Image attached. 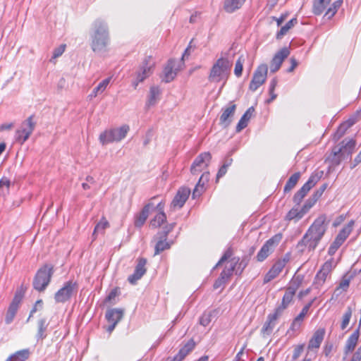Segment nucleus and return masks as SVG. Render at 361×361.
Wrapping results in <instances>:
<instances>
[{
    "label": "nucleus",
    "mask_w": 361,
    "mask_h": 361,
    "mask_svg": "<svg viewBox=\"0 0 361 361\" xmlns=\"http://www.w3.org/2000/svg\"><path fill=\"white\" fill-rule=\"evenodd\" d=\"M329 223V220L325 214L319 216L298 243V248L301 252L304 251V247H307L309 251H313L326 233Z\"/></svg>",
    "instance_id": "f257e3e1"
},
{
    "label": "nucleus",
    "mask_w": 361,
    "mask_h": 361,
    "mask_svg": "<svg viewBox=\"0 0 361 361\" xmlns=\"http://www.w3.org/2000/svg\"><path fill=\"white\" fill-rule=\"evenodd\" d=\"M90 35V46L94 52L102 53L107 50L110 35L107 23L104 20L97 18L92 23Z\"/></svg>",
    "instance_id": "f03ea898"
},
{
    "label": "nucleus",
    "mask_w": 361,
    "mask_h": 361,
    "mask_svg": "<svg viewBox=\"0 0 361 361\" xmlns=\"http://www.w3.org/2000/svg\"><path fill=\"white\" fill-rule=\"evenodd\" d=\"M356 142L354 139H345L338 145L332 148L326 161L330 163V167L338 166L342 161L351 157L355 150Z\"/></svg>",
    "instance_id": "7ed1b4c3"
},
{
    "label": "nucleus",
    "mask_w": 361,
    "mask_h": 361,
    "mask_svg": "<svg viewBox=\"0 0 361 361\" xmlns=\"http://www.w3.org/2000/svg\"><path fill=\"white\" fill-rule=\"evenodd\" d=\"M231 63L227 59L221 57L212 66L208 77L212 82L226 81L230 74Z\"/></svg>",
    "instance_id": "20e7f679"
},
{
    "label": "nucleus",
    "mask_w": 361,
    "mask_h": 361,
    "mask_svg": "<svg viewBox=\"0 0 361 361\" xmlns=\"http://www.w3.org/2000/svg\"><path fill=\"white\" fill-rule=\"evenodd\" d=\"M53 274L54 269L51 265L45 264L41 267L33 279V288L37 291H44L49 284Z\"/></svg>",
    "instance_id": "39448f33"
},
{
    "label": "nucleus",
    "mask_w": 361,
    "mask_h": 361,
    "mask_svg": "<svg viewBox=\"0 0 361 361\" xmlns=\"http://www.w3.org/2000/svg\"><path fill=\"white\" fill-rule=\"evenodd\" d=\"M35 116H30L26 120L22 122L20 128L16 132V140L20 145H23L31 135L34 131L36 122L34 121Z\"/></svg>",
    "instance_id": "423d86ee"
},
{
    "label": "nucleus",
    "mask_w": 361,
    "mask_h": 361,
    "mask_svg": "<svg viewBox=\"0 0 361 361\" xmlns=\"http://www.w3.org/2000/svg\"><path fill=\"white\" fill-rule=\"evenodd\" d=\"M154 66V62L152 56H147L144 59L136 73V78L133 82V85L135 88L137 87L139 82H143L152 74Z\"/></svg>",
    "instance_id": "0eeeda50"
},
{
    "label": "nucleus",
    "mask_w": 361,
    "mask_h": 361,
    "mask_svg": "<svg viewBox=\"0 0 361 361\" xmlns=\"http://www.w3.org/2000/svg\"><path fill=\"white\" fill-rule=\"evenodd\" d=\"M78 290V285L72 281H67L55 294L54 299L57 302H65L68 300Z\"/></svg>",
    "instance_id": "6e6552de"
},
{
    "label": "nucleus",
    "mask_w": 361,
    "mask_h": 361,
    "mask_svg": "<svg viewBox=\"0 0 361 361\" xmlns=\"http://www.w3.org/2000/svg\"><path fill=\"white\" fill-rule=\"evenodd\" d=\"M282 239V234L278 233L269 239L257 255L258 262H263L274 250Z\"/></svg>",
    "instance_id": "1a4fd4ad"
},
{
    "label": "nucleus",
    "mask_w": 361,
    "mask_h": 361,
    "mask_svg": "<svg viewBox=\"0 0 361 361\" xmlns=\"http://www.w3.org/2000/svg\"><path fill=\"white\" fill-rule=\"evenodd\" d=\"M322 175L313 173L310 176L308 180L302 185V187L295 194L293 197V202L296 204H300L302 199L305 197L307 193L310 189L314 187L316 183L319 180Z\"/></svg>",
    "instance_id": "9d476101"
},
{
    "label": "nucleus",
    "mask_w": 361,
    "mask_h": 361,
    "mask_svg": "<svg viewBox=\"0 0 361 361\" xmlns=\"http://www.w3.org/2000/svg\"><path fill=\"white\" fill-rule=\"evenodd\" d=\"M268 68L266 64L260 65L254 73L249 88L251 91H256L266 80Z\"/></svg>",
    "instance_id": "9b49d317"
},
{
    "label": "nucleus",
    "mask_w": 361,
    "mask_h": 361,
    "mask_svg": "<svg viewBox=\"0 0 361 361\" xmlns=\"http://www.w3.org/2000/svg\"><path fill=\"white\" fill-rule=\"evenodd\" d=\"M212 155L209 152H204L198 155L194 160L190 171L192 174H197L204 170L209 164Z\"/></svg>",
    "instance_id": "f8f14e48"
},
{
    "label": "nucleus",
    "mask_w": 361,
    "mask_h": 361,
    "mask_svg": "<svg viewBox=\"0 0 361 361\" xmlns=\"http://www.w3.org/2000/svg\"><path fill=\"white\" fill-rule=\"evenodd\" d=\"M333 270L332 260L326 261L321 267L319 271L317 273L314 285L317 288H320L325 283L327 277L330 275Z\"/></svg>",
    "instance_id": "ddd939ff"
},
{
    "label": "nucleus",
    "mask_w": 361,
    "mask_h": 361,
    "mask_svg": "<svg viewBox=\"0 0 361 361\" xmlns=\"http://www.w3.org/2000/svg\"><path fill=\"white\" fill-rule=\"evenodd\" d=\"M177 63L175 59L169 60L161 75L162 81L169 82L175 78L180 69V66L177 65Z\"/></svg>",
    "instance_id": "4468645a"
},
{
    "label": "nucleus",
    "mask_w": 361,
    "mask_h": 361,
    "mask_svg": "<svg viewBox=\"0 0 361 361\" xmlns=\"http://www.w3.org/2000/svg\"><path fill=\"white\" fill-rule=\"evenodd\" d=\"M22 298L23 294L21 293H16L6 314L5 322L7 324H11L13 321Z\"/></svg>",
    "instance_id": "2eb2a0df"
},
{
    "label": "nucleus",
    "mask_w": 361,
    "mask_h": 361,
    "mask_svg": "<svg viewBox=\"0 0 361 361\" xmlns=\"http://www.w3.org/2000/svg\"><path fill=\"white\" fill-rule=\"evenodd\" d=\"M190 194V190L188 188H180L171 204V209H180L183 207Z\"/></svg>",
    "instance_id": "dca6fc26"
},
{
    "label": "nucleus",
    "mask_w": 361,
    "mask_h": 361,
    "mask_svg": "<svg viewBox=\"0 0 361 361\" xmlns=\"http://www.w3.org/2000/svg\"><path fill=\"white\" fill-rule=\"evenodd\" d=\"M290 54V51L287 47H284L279 51L272 59L270 63V71L271 73L276 72L281 67L283 61Z\"/></svg>",
    "instance_id": "f3484780"
},
{
    "label": "nucleus",
    "mask_w": 361,
    "mask_h": 361,
    "mask_svg": "<svg viewBox=\"0 0 361 361\" xmlns=\"http://www.w3.org/2000/svg\"><path fill=\"white\" fill-rule=\"evenodd\" d=\"M123 316V311L121 309L109 310L106 313V318L110 323L107 328L109 332L113 331L116 324L121 320Z\"/></svg>",
    "instance_id": "a211bd4d"
},
{
    "label": "nucleus",
    "mask_w": 361,
    "mask_h": 361,
    "mask_svg": "<svg viewBox=\"0 0 361 361\" xmlns=\"http://www.w3.org/2000/svg\"><path fill=\"white\" fill-rule=\"evenodd\" d=\"M173 225H171L169 228H167L163 232L158 233L156 236V238L158 239V241L155 245L154 255H158L164 250L170 248V244L166 242V240L167 235L170 231L173 228Z\"/></svg>",
    "instance_id": "6ab92c4d"
},
{
    "label": "nucleus",
    "mask_w": 361,
    "mask_h": 361,
    "mask_svg": "<svg viewBox=\"0 0 361 361\" xmlns=\"http://www.w3.org/2000/svg\"><path fill=\"white\" fill-rule=\"evenodd\" d=\"M146 263L147 260L144 258H140L138 259L134 273L130 275L128 278V281L131 284L136 283V282L140 280L146 273Z\"/></svg>",
    "instance_id": "aec40b11"
},
{
    "label": "nucleus",
    "mask_w": 361,
    "mask_h": 361,
    "mask_svg": "<svg viewBox=\"0 0 361 361\" xmlns=\"http://www.w3.org/2000/svg\"><path fill=\"white\" fill-rule=\"evenodd\" d=\"M325 335V329L324 328H319L313 334L312 338L309 341L307 345L308 352L312 351L314 349H318L320 347L322 342L324 340Z\"/></svg>",
    "instance_id": "412c9836"
},
{
    "label": "nucleus",
    "mask_w": 361,
    "mask_h": 361,
    "mask_svg": "<svg viewBox=\"0 0 361 361\" xmlns=\"http://www.w3.org/2000/svg\"><path fill=\"white\" fill-rule=\"evenodd\" d=\"M236 109V105L234 104H230L229 106L223 109V112L220 116V124L224 127H228L232 121V118L234 116Z\"/></svg>",
    "instance_id": "4be33fe9"
},
{
    "label": "nucleus",
    "mask_w": 361,
    "mask_h": 361,
    "mask_svg": "<svg viewBox=\"0 0 361 361\" xmlns=\"http://www.w3.org/2000/svg\"><path fill=\"white\" fill-rule=\"evenodd\" d=\"M284 268L283 262L277 260L264 276V282L268 283L275 279Z\"/></svg>",
    "instance_id": "5701e85b"
},
{
    "label": "nucleus",
    "mask_w": 361,
    "mask_h": 361,
    "mask_svg": "<svg viewBox=\"0 0 361 361\" xmlns=\"http://www.w3.org/2000/svg\"><path fill=\"white\" fill-rule=\"evenodd\" d=\"M195 343L192 339H190L181 348L178 353L172 359L174 361H183L184 358L194 349Z\"/></svg>",
    "instance_id": "b1692460"
},
{
    "label": "nucleus",
    "mask_w": 361,
    "mask_h": 361,
    "mask_svg": "<svg viewBox=\"0 0 361 361\" xmlns=\"http://www.w3.org/2000/svg\"><path fill=\"white\" fill-rule=\"evenodd\" d=\"M360 336V330L357 328L346 341L344 353L348 355L349 353L354 350Z\"/></svg>",
    "instance_id": "393cba45"
},
{
    "label": "nucleus",
    "mask_w": 361,
    "mask_h": 361,
    "mask_svg": "<svg viewBox=\"0 0 361 361\" xmlns=\"http://www.w3.org/2000/svg\"><path fill=\"white\" fill-rule=\"evenodd\" d=\"M255 112V109L253 106H251L247 109V110L245 112V114L243 115L241 118L240 119L238 123L236 126V131L240 132L243 129L247 127L248 121L252 116L253 114Z\"/></svg>",
    "instance_id": "a878e982"
},
{
    "label": "nucleus",
    "mask_w": 361,
    "mask_h": 361,
    "mask_svg": "<svg viewBox=\"0 0 361 361\" xmlns=\"http://www.w3.org/2000/svg\"><path fill=\"white\" fill-rule=\"evenodd\" d=\"M152 206V203H148L142 209V211L137 214L135 221V226L136 227H141L147 220L150 207Z\"/></svg>",
    "instance_id": "bb28decb"
},
{
    "label": "nucleus",
    "mask_w": 361,
    "mask_h": 361,
    "mask_svg": "<svg viewBox=\"0 0 361 361\" xmlns=\"http://www.w3.org/2000/svg\"><path fill=\"white\" fill-rule=\"evenodd\" d=\"M129 127L128 126H123L118 128L110 130L111 140H114V142L121 140L126 136Z\"/></svg>",
    "instance_id": "cd10ccee"
},
{
    "label": "nucleus",
    "mask_w": 361,
    "mask_h": 361,
    "mask_svg": "<svg viewBox=\"0 0 361 361\" xmlns=\"http://www.w3.org/2000/svg\"><path fill=\"white\" fill-rule=\"evenodd\" d=\"M355 221L353 220H351L348 222V224L345 226L338 233L337 236L336 237V239L339 241L341 244L344 243V241L346 240V238L348 237L350 233H351L353 226H354Z\"/></svg>",
    "instance_id": "c85d7f7f"
},
{
    "label": "nucleus",
    "mask_w": 361,
    "mask_h": 361,
    "mask_svg": "<svg viewBox=\"0 0 361 361\" xmlns=\"http://www.w3.org/2000/svg\"><path fill=\"white\" fill-rule=\"evenodd\" d=\"M304 280V276L302 274H295L290 281L289 286L286 290L295 294L296 290L302 285Z\"/></svg>",
    "instance_id": "c756f323"
},
{
    "label": "nucleus",
    "mask_w": 361,
    "mask_h": 361,
    "mask_svg": "<svg viewBox=\"0 0 361 361\" xmlns=\"http://www.w3.org/2000/svg\"><path fill=\"white\" fill-rule=\"evenodd\" d=\"M239 262V258L233 257L231 260V266L229 268L224 269L220 274V277L224 279V280H228L231 275L233 274L234 270L235 269V267Z\"/></svg>",
    "instance_id": "7c9ffc66"
},
{
    "label": "nucleus",
    "mask_w": 361,
    "mask_h": 361,
    "mask_svg": "<svg viewBox=\"0 0 361 361\" xmlns=\"http://www.w3.org/2000/svg\"><path fill=\"white\" fill-rule=\"evenodd\" d=\"M305 214V213L302 208L298 209V208L293 207L286 214V220H295V221H298L301 219Z\"/></svg>",
    "instance_id": "2f4dec72"
},
{
    "label": "nucleus",
    "mask_w": 361,
    "mask_h": 361,
    "mask_svg": "<svg viewBox=\"0 0 361 361\" xmlns=\"http://www.w3.org/2000/svg\"><path fill=\"white\" fill-rule=\"evenodd\" d=\"M245 0H226L224 8L228 13H232L241 7Z\"/></svg>",
    "instance_id": "473e14b6"
},
{
    "label": "nucleus",
    "mask_w": 361,
    "mask_h": 361,
    "mask_svg": "<svg viewBox=\"0 0 361 361\" xmlns=\"http://www.w3.org/2000/svg\"><path fill=\"white\" fill-rule=\"evenodd\" d=\"M308 310H307V307H303L301 312L294 319L291 324L290 329L292 331H297L300 329L301 324Z\"/></svg>",
    "instance_id": "72a5a7b5"
},
{
    "label": "nucleus",
    "mask_w": 361,
    "mask_h": 361,
    "mask_svg": "<svg viewBox=\"0 0 361 361\" xmlns=\"http://www.w3.org/2000/svg\"><path fill=\"white\" fill-rule=\"evenodd\" d=\"M330 1L331 0H314L313 13L315 15L322 14Z\"/></svg>",
    "instance_id": "f704fd0d"
},
{
    "label": "nucleus",
    "mask_w": 361,
    "mask_h": 361,
    "mask_svg": "<svg viewBox=\"0 0 361 361\" xmlns=\"http://www.w3.org/2000/svg\"><path fill=\"white\" fill-rule=\"evenodd\" d=\"M30 356L28 349H23L17 351L15 354L9 357L6 361H25Z\"/></svg>",
    "instance_id": "c9c22d12"
},
{
    "label": "nucleus",
    "mask_w": 361,
    "mask_h": 361,
    "mask_svg": "<svg viewBox=\"0 0 361 361\" xmlns=\"http://www.w3.org/2000/svg\"><path fill=\"white\" fill-rule=\"evenodd\" d=\"M355 123V119L350 118L346 122L341 124L334 135L335 139H336V140L340 139L345 134V130L348 128L351 127Z\"/></svg>",
    "instance_id": "e433bc0d"
},
{
    "label": "nucleus",
    "mask_w": 361,
    "mask_h": 361,
    "mask_svg": "<svg viewBox=\"0 0 361 361\" xmlns=\"http://www.w3.org/2000/svg\"><path fill=\"white\" fill-rule=\"evenodd\" d=\"M160 94V90L157 86H152L150 88L147 104L149 106L154 105L157 100L159 99V96Z\"/></svg>",
    "instance_id": "4c0bfd02"
},
{
    "label": "nucleus",
    "mask_w": 361,
    "mask_h": 361,
    "mask_svg": "<svg viewBox=\"0 0 361 361\" xmlns=\"http://www.w3.org/2000/svg\"><path fill=\"white\" fill-rule=\"evenodd\" d=\"M300 177V173L297 172L293 174L286 183L284 187V192H287L290 191L297 184Z\"/></svg>",
    "instance_id": "58836bf2"
},
{
    "label": "nucleus",
    "mask_w": 361,
    "mask_h": 361,
    "mask_svg": "<svg viewBox=\"0 0 361 361\" xmlns=\"http://www.w3.org/2000/svg\"><path fill=\"white\" fill-rule=\"evenodd\" d=\"M109 226V224L105 217H102L99 222L96 225L92 236L95 239L98 233H103L104 230Z\"/></svg>",
    "instance_id": "ea45409f"
},
{
    "label": "nucleus",
    "mask_w": 361,
    "mask_h": 361,
    "mask_svg": "<svg viewBox=\"0 0 361 361\" xmlns=\"http://www.w3.org/2000/svg\"><path fill=\"white\" fill-rule=\"evenodd\" d=\"M232 163H233V159L231 158L229 156H227L224 159V164L219 169V170L217 173V175H216L217 180L226 173L228 168L232 164Z\"/></svg>",
    "instance_id": "a19ab883"
},
{
    "label": "nucleus",
    "mask_w": 361,
    "mask_h": 361,
    "mask_svg": "<svg viewBox=\"0 0 361 361\" xmlns=\"http://www.w3.org/2000/svg\"><path fill=\"white\" fill-rule=\"evenodd\" d=\"M297 23L296 18H292L288 22L286 23L285 25L282 26L281 30L278 32L276 37L277 39H281L283 35H285L288 31L293 27Z\"/></svg>",
    "instance_id": "79ce46f5"
},
{
    "label": "nucleus",
    "mask_w": 361,
    "mask_h": 361,
    "mask_svg": "<svg viewBox=\"0 0 361 361\" xmlns=\"http://www.w3.org/2000/svg\"><path fill=\"white\" fill-rule=\"evenodd\" d=\"M166 221V216L164 212H159L150 221V226L153 228H157Z\"/></svg>",
    "instance_id": "37998d69"
},
{
    "label": "nucleus",
    "mask_w": 361,
    "mask_h": 361,
    "mask_svg": "<svg viewBox=\"0 0 361 361\" xmlns=\"http://www.w3.org/2000/svg\"><path fill=\"white\" fill-rule=\"evenodd\" d=\"M47 321L45 319H41L38 321V331L36 335L37 338L43 339L46 337L45 331L47 328Z\"/></svg>",
    "instance_id": "c03bdc74"
},
{
    "label": "nucleus",
    "mask_w": 361,
    "mask_h": 361,
    "mask_svg": "<svg viewBox=\"0 0 361 361\" xmlns=\"http://www.w3.org/2000/svg\"><path fill=\"white\" fill-rule=\"evenodd\" d=\"M353 314V310L350 307H348L345 313L343 315L342 321L341 324V330H344L347 328L349 324Z\"/></svg>",
    "instance_id": "a18cd8bd"
},
{
    "label": "nucleus",
    "mask_w": 361,
    "mask_h": 361,
    "mask_svg": "<svg viewBox=\"0 0 361 361\" xmlns=\"http://www.w3.org/2000/svg\"><path fill=\"white\" fill-rule=\"evenodd\" d=\"M276 319H272L271 316L269 314L268 319L264 324L262 331L264 334H270L276 325Z\"/></svg>",
    "instance_id": "49530a36"
},
{
    "label": "nucleus",
    "mask_w": 361,
    "mask_h": 361,
    "mask_svg": "<svg viewBox=\"0 0 361 361\" xmlns=\"http://www.w3.org/2000/svg\"><path fill=\"white\" fill-rule=\"evenodd\" d=\"M245 61V56L241 54L236 61L234 68V73L237 77L241 76Z\"/></svg>",
    "instance_id": "de8ad7c7"
},
{
    "label": "nucleus",
    "mask_w": 361,
    "mask_h": 361,
    "mask_svg": "<svg viewBox=\"0 0 361 361\" xmlns=\"http://www.w3.org/2000/svg\"><path fill=\"white\" fill-rule=\"evenodd\" d=\"M342 4L343 0H337L334 1L333 4L327 10L326 13H325V16H328L329 18L333 17L337 12L338 9L341 6Z\"/></svg>",
    "instance_id": "09e8293b"
},
{
    "label": "nucleus",
    "mask_w": 361,
    "mask_h": 361,
    "mask_svg": "<svg viewBox=\"0 0 361 361\" xmlns=\"http://www.w3.org/2000/svg\"><path fill=\"white\" fill-rule=\"evenodd\" d=\"M213 312H205L200 319V324L204 326H207L212 322Z\"/></svg>",
    "instance_id": "8fccbe9b"
},
{
    "label": "nucleus",
    "mask_w": 361,
    "mask_h": 361,
    "mask_svg": "<svg viewBox=\"0 0 361 361\" xmlns=\"http://www.w3.org/2000/svg\"><path fill=\"white\" fill-rule=\"evenodd\" d=\"M111 131H104V133H101L99 135V140L101 143L104 145H106L108 143L114 142V140H111Z\"/></svg>",
    "instance_id": "3c124183"
},
{
    "label": "nucleus",
    "mask_w": 361,
    "mask_h": 361,
    "mask_svg": "<svg viewBox=\"0 0 361 361\" xmlns=\"http://www.w3.org/2000/svg\"><path fill=\"white\" fill-rule=\"evenodd\" d=\"M318 199H317L314 195H312L305 203L303 207H302V210L306 214L316 203Z\"/></svg>",
    "instance_id": "603ef678"
},
{
    "label": "nucleus",
    "mask_w": 361,
    "mask_h": 361,
    "mask_svg": "<svg viewBox=\"0 0 361 361\" xmlns=\"http://www.w3.org/2000/svg\"><path fill=\"white\" fill-rule=\"evenodd\" d=\"M11 185V181L7 178H2L0 180V190L3 194H5L8 191V188Z\"/></svg>",
    "instance_id": "864d4df0"
},
{
    "label": "nucleus",
    "mask_w": 361,
    "mask_h": 361,
    "mask_svg": "<svg viewBox=\"0 0 361 361\" xmlns=\"http://www.w3.org/2000/svg\"><path fill=\"white\" fill-rule=\"evenodd\" d=\"M287 308V306L283 304H281L279 307H277L275 310V312L273 314H270L272 319H276L282 314L283 311Z\"/></svg>",
    "instance_id": "5fc2aeb1"
},
{
    "label": "nucleus",
    "mask_w": 361,
    "mask_h": 361,
    "mask_svg": "<svg viewBox=\"0 0 361 361\" xmlns=\"http://www.w3.org/2000/svg\"><path fill=\"white\" fill-rule=\"evenodd\" d=\"M287 308V306L283 304H281L279 307H277L275 310V312L273 314H270L272 319H276L282 314L283 311Z\"/></svg>",
    "instance_id": "6e6d98bb"
},
{
    "label": "nucleus",
    "mask_w": 361,
    "mask_h": 361,
    "mask_svg": "<svg viewBox=\"0 0 361 361\" xmlns=\"http://www.w3.org/2000/svg\"><path fill=\"white\" fill-rule=\"evenodd\" d=\"M294 295V293L286 290L283 297L281 303L288 307L290 302L292 301Z\"/></svg>",
    "instance_id": "4d7b16f0"
},
{
    "label": "nucleus",
    "mask_w": 361,
    "mask_h": 361,
    "mask_svg": "<svg viewBox=\"0 0 361 361\" xmlns=\"http://www.w3.org/2000/svg\"><path fill=\"white\" fill-rule=\"evenodd\" d=\"M305 348V344H300L295 347L292 358L296 360L302 353Z\"/></svg>",
    "instance_id": "13d9d810"
},
{
    "label": "nucleus",
    "mask_w": 361,
    "mask_h": 361,
    "mask_svg": "<svg viewBox=\"0 0 361 361\" xmlns=\"http://www.w3.org/2000/svg\"><path fill=\"white\" fill-rule=\"evenodd\" d=\"M341 245L342 244L335 238L334 241L331 243L329 248V255H334Z\"/></svg>",
    "instance_id": "bf43d9fd"
},
{
    "label": "nucleus",
    "mask_w": 361,
    "mask_h": 361,
    "mask_svg": "<svg viewBox=\"0 0 361 361\" xmlns=\"http://www.w3.org/2000/svg\"><path fill=\"white\" fill-rule=\"evenodd\" d=\"M203 190H204L203 184H202V183H200V181H198L197 184L196 185L195 188L193 190L192 198H195L197 197L200 196V195L202 193Z\"/></svg>",
    "instance_id": "052dcab7"
},
{
    "label": "nucleus",
    "mask_w": 361,
    "mask_h": 361,
    "mask_svg": "<svg viewBox=\"0 0 361 361\" xmlns=\"http://www.w3.org/2000/svg\"><path fill=\"white\" fill-rule=\"evenodd\" d=\"M111 81V78H108L102 80L96 87L97 90L99 91L101 94L106 90L108 85Z\"/></svg>",
    "instance_id": "680f3d73"
},
{
    "label": "nucleus",
    "mask_w": 361,
    "mask_h": 361,
    "mask_svg": "<svg viewBox=\"0 0 361 361\" xmlns=\"http://www.w3.org/2000/svg\"><path fill=\"white\" fill-rule=\"evenodd\" d=\"M233 255V251L231 248H228L224 254V255L221 257L220 260L216 264V267H218L221 265L222 263H224L225 261H226L228 259H229Z\"/></svg>",
    "instance_id": "e2e57ef3"
},
{
    "label": "nucleus",
    "mask_w": 361,
    "mask_h": 361,
    "mask_svg": "<svg viewBox=\"0 0 361 361\" xmlns=\"http://www.w3.org/2000/svg\"><path fill=\"white\" fill-rule=\"evenodd\" d=\"M42 305H43V302L42 300H38L33 308L32 309V310L30 311V315H29V317L27 318V322L30 320V319L32 317V314L37 312L38 310H41L42 308Z\"/></svg>",
    "instance_id": "0e129e2a"
},
{
    "label": "nucleus",
    "mask_w": 361,
    "mask_h": 361,
    "mask_svg": "<svg viewBox=\"0 0 361 361\" xmlns=\"http://www.w3.org/2000/svg\"><path fill=\"white\" fill-rule=\"evenodd\" d=\"M66 44H61L59 47L56 48L53 53V59H56L61 56L65 51Z\"/></svg>",
    "instance_id": "69168bd1"
},
{
    "label": "nucleus",
    "mask_w": 361,
    "mask_h": 361,
    "mask_svg": "<svg viewBox=\"0 0 361 361\" xmlns=\"http://www.w3.org/2000/svg\"><path fill=\"white\" fill-rule=\"evenodd\" d=\"M118 296V291L116 289L112 290L106 298V302H111Z\"/></svg>",
    "instance_id": "338daca9"
},
{
    "label": "nucleus",
    "mask_w": 361,
    "mask_h": 361,
    "mask_svg": "<svg viewBox=\"0 0 361 361\" xmlns=\"http://www.w3.org/2000/svg\"><path fill=\"white\" fill-rule=\"evenodd\" d=\"M361 360V345L357 348L356 352L353 354L350 361H360Z\"/></svg>",
    "instance_id": "774afa93"
}]
</instances>
